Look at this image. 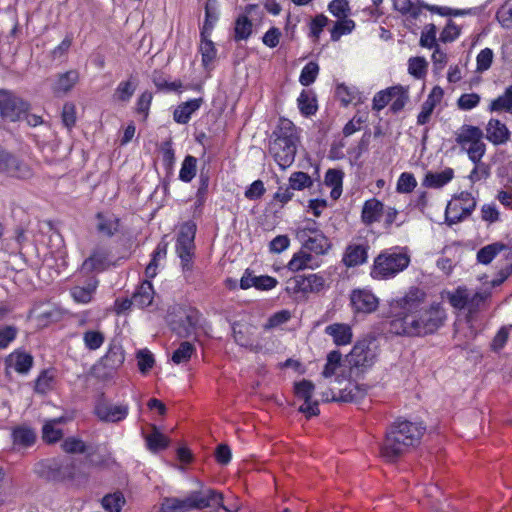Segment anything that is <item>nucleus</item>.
Listing matches in <instances>:
<instances>
[{
    "instance_id": "58",
    "label": "nucleus",
    "mask_w": 512,
    "mask_h": 512,
    "mask_svg": "<svg viewBox=\"0 0 512 512\" xmlns=\"http://www.w3.org/2000/svg\"><path fill=\"white\" fill-rule=\"evenodd\" d=\"M53 469L57 470L62 478L76 480L80 476V473L77 472V463L75 461H70L69 463L59 466L55 464Z\"/></svg>"
},
{
    "instance_id": "47",
    "label": "nucleus",
    "mask_w": 512,
    "mask_h": 512,
    "mask_svg": "<svg viewBox=\"0 0 512 512\" xmlns=\"http://www.w3.org/2000/svg\"><path fill=\"white\" fill-rule=\"evenodd\" d=\"M428 63L423 57H412L408 61V72L417 79H422L427 72Z\"/></svg>"
},
{
    "instance_id": "64",
    "label": "nucleus",
    "mask_w": 512,
    "mask_h": 512,
    "mask_svg": "<svg viewBox=\"0 0 512 512\" xmlns=\"http://www.w3.org/2000/svg\"><path fill=\"white\" fill-rule=\"evenodd\" d=\"M328 9L335 17L344 19L349 11V4L347 0H332Z\"/></svg>"
},
{
    "instance_id": "15",
    "label": "nucleus",
    "mask_w": 512,
    "mask_h": 512,
    "mask_svg": "<svg viewBox=\"0 0 512 512\" xmlns=\"http://www.w3.org/2000/svg\"><path fill=\"white\" fill-rule=\"evenodd\" d=\"M0 172L18 179H28L32 169L23 161L0 148Z\"/></svg>"
},
{
    "instance_id": "37",
    "label": "nucleus",
    "mask_w": 512,
    "mask_h": 512,
    "mask_svg": "<svg viewBox=\"0 0 512 512\" xmlns=\"http://www.w3.org/2000/svg\"><path fill=\"white\" fill-rule=\"evenodd\" d=\"M298 108L305 116L314 115L317 111L316 99L311 91L303 90L298 99Z\"/></svg>"
},
{
    "instance_id": "52",
    "label": "nucleus",
    "mask_w": 512,
    "mask_h": 512,
    "mask_svg": "<svg viewBox=\"0 0 512 512\" xmlns=\"http://www.w3.org/2000/svg\"><path fill=\"white\" fill-rule=\"evenodd\" d=\"M235 39L246 40L252 32V23L246 16H240L235 24Z\"/></svg>"
},
{
    "instance_id": "31",
    "label": "nucleus",
    "mask_w": 512,
    "mask_h": 512,
    "mask_svg": "<svg viewBox=\"0 0 512 512\" xmlns=\"http://www.w3.org/2000/svg\"><path fill=\"white\" fill-rule=\"evenodd\" d=\"M488 110L490 112L512 114V85L506 87L503 94L491 101Z\"/></svg>"
},
{
    "instance_id": "51",
    "label": "nucleus",
    "mask_w": 512,
    "mask_h": 512,
    "mask_svg": "<svg viewBox=\"0 0 512 512\" xmlns=\"http://www.w3.org/2000/svg\"><path fill=\"white\" fill-rule=\"evenodd\" d=\"M125 503V499L121 493H114L106 495L102 499V506L109 512H120L122 505Z\"/></svg>"
},
{
    "instance_id": "27",
    "label": "nucleus",
    "mask_w": 512,
    "mask_h": 512,
    "mask_svg": "<svg viewBox=\"0 0 512 512\" xmlns=\"http://www.w3.org/2000/svg\"><path fill=\"white\" fill-rule=\"evenodd\" d=\"M383 207V204L375 198L367 200L363 205L361 213L363 223L370 225L379 221L383 212Z\"/></svg>"
},
{
    "instance_id": "20",
    "label": "nucleus",
    "mask_w": 512,
    "mask_h": 512,
    "mask_svg": "<svg viewBox=\"0 0 512 512\" xmlns=\"http://www.w3.org/2000/svg\"><path fill=\"white\" fill-rule=\"evenodd\" d=\"M125 361V353L122 345L115 339H113L108 347V351L102 357L101 362L104 367L110 370L119 369Z\"/></svg>"
},
{
    "instance_id": "29",
    "label": "nucleus",
    "mask_w": 512,
    "mask_h": 512,
    "mask_svg": "<svg viewBox=\"0 0 512 512\" xmlns=\"http://www.w3.org/2000/svg\"><path fill=\"white\" fill-rule=\"evenodd\" d=\"M303 246L315 254H324L329 248V240L322 231H315L314 235H309L302 239Z\"/></svg>"
},
{
    "instance_id": "42",
    "label": "nucleus",
    "mask_w": 512,
    "mask_h": 512,
    "mask_svg": "<svg viewBox=\"0 0 512 512\" xmlns=\"http://www.w3.org/2000/svg\"><path fill=\"white\" fill-rule=\"evenodd\" d=\"M105 341V335L98 330H87L83 333V342L88 350L99 349Z\"/></svg>"
},
{
    "instance_id": "48",
    "label": "nucleus",
    "mask_w": 512,
    "mask_h": 512,
    "mask_svg": "<svg viewBox=\"0 0 512 512\" xmlns=\"http://www.w3.org/2000/svg\"><path fill=\"white\" fill-rule=\"evenodd\" d=\"M137 365L139 371L142 374H146L150 369L153 368L155 364V359L153 354L146 348L140 349L136 353Z\"/></svg>"
},
{
    "instance_id": "9",
    "label": "nucleus",
    "mask_w": 512,
    "mask_h": 512,
    "mask_svg": "<svg viewBox=\"0 0 512 512\" xmlns=\"http://www.w3.org/2000/svg\"><path fill=\"white\" fill-rule=\"evenodd\" d=\"M476 207V200L469 192H461L446 207L445 219L449 225L461 222L471 215Z\"/></svg>"
},
{
    "instance_id": "18",
    "label": "nucleus",
    "mask_w": 512,
    "mask_h": 512,
    "mask_svg": "<svg viewBox=\"0 0 512 512\" xmlns=\"http://www.w3.org/2000/svg\"><path fill=\"white\" fill-rule=\"evenodd\" d=\"M485 138L495 146L506 144L510 139L507 126L498 119L491 118L485 127Z\"/></svg>"
},
{
    "instance_id": "25",
    "label": "nucleus",
    "mask_w": 512,
    "mask_h": 512,
    "mask_svg": "<svg viewBox=\"0 0 512 512\" xmlns=\"http://www.w3.org/2000/svg\"><path fill=\"white\" fill-rule=\"evenodd\" d=\"M98 280L91 278L85 286H75L70 290V294L74 301L81 304L89 303L97 289Z\"/></svg>"
},
{
    "instance_id": "57",
    "label": "nucleus",
    "mask_w": 512,
    "mask_h": 512,
    "mask_svg": "<svg viewBox=\"0 0 512 512\" xmlns=\"http://www.w3.org/2000/svg\"><path fill=\"white\" fill-rule=\"evenodd\" d=\"M61 447L66 453H71V454L84 453L86 451L85 443L81 439L76 438V437L66 438L62 442Z\"/></svg>"
},
{
    "instance_id": "50",
    "label": "nucleus",
    "mask_w": 512,
    "mask_h": 512,
    "mask_svg": "<svg viewBox=\"0 0 512 512\" xmlns=\"http://www.w3.org/2000/svg\"><path fill=\"white\" fill-rule=\"evenodd\" d=\"M312 256L305 252L295 253L292 259L288 262L287 268L292 272H297L306 269L311 261Z\"/></svg>"
},
{
    "instance_id": "17",
    "label": "nucleus",
    "mask_w": 512,
    "mask_h": 512,
    "mask_svg": "<svg viewBox=\"0 0 512 512\" xmlns=\"http://www.w3.org/2000/svg\"><path fill=\"white\" fill-rule=\"evenodd\" d=\"M294 293H319L326 285V280L321 274L298 275L290 280Z\"/></svg>"
},
{
    "instance_id": "23",
    "label": "nucleus",
    "mask_w": 512,
    "mask_h": 512,
    "mask_svg": "<svg viewBox=\"0 0 512 512\" xmlns=\"http://www.w3.org/2000/svg\"><path fill=\"white\" fill-rule=\"evenodd\" d=\"M325 333L332 337L337 346L348 345L352 341L353 333L350 325L334 323L325 328Z\"/></svg>"
},
{
    "instance_id": "8",
    "label": "nucleus",
    "mask_w": 512,
    "mask_h": 512,
    "mask_svg": "<svg viewBox=\"0 0 512 512\" xmlns=\"http://www.w3.org/2000/svg\"><path fill=\"white\" fill-rule=\"evenodd\" d=\"M195 233V225L193 223H185L181 227L176 241V253L181 260L182 271L187 281H189L192 275Z\"/></svg>"
},
{
    "instance_id": "43",
    "label": "nucleus",
    "mask_w": 512,
    "mask_h": 512,
    "mask_svg": "<svg viewBox=\"0 0 512 512\" xmlns=\"http://www.w3.org/2000/svg\"><path fill=\"white\" fill-rule=\"evenodd\" d=\"M166 256V245L158 244L156 249L152 253V259L145 269V274L149 278H153L157 274L158 261L165 258Z\"/></svg>"
},
{
    "instance_id": "32",
    "label": "nucleus",
    "mask_w": 512,
    "mask_h": 512,
    "mask_svg": "<svg viewBox=\"0 0 512 512\" xmlns=\"http://www.w3.org/2000/svg\"><path fill=\"white\" fill-rule=\"evenodd\" d=\"M137 85V79L131 75L127 80L121 81L118 84L114 92V98L120 102H129L137 88Z\"/></svg>"
},
{
    "instance_id": "7",
    "label": "nucleus",
    "mask_w": 512,
    "mask_h": 512,
    "mask_svg": "<svg viewBox=\"0 0 512 512\" xmlns=\"http://www.w3.org/2000/svg\"><path fill=\"white\" fill-rule=\"evenodd\" d=\"M205 20L201 28V44L199 51L202 56V63L206 67L216 57L214 43L209 39L218 19L219 9L217 0H206L204 3Z\"/></svg>"
},
{
    "instance_id": "16",
    "label": "nucleus",
    "mask_w": 512,
    "mask_h": 512,
    "mask_svg": "<svg viewBox=\"0 0 512 512\" xmlns=\"http://www.w3.org/2000/svg\"><path fill=\"white\" fill-rule=\"evenodd\" d=\"M27 110V104L8 90H0V114L11 121L19 119Z\"/></svg>"
},
{
    "instance_id": "39",
    "label": "nucleus",
    "mask_w": 512,
    "mask_h": 512,
    "mask_svg": "<svg viewBox=\"0 0 512 512\" xmlns=\"http://www.w3.org/2000/svg\"><path fill=\"white\" fill-rule=\"evenodd\" d=\"M197 159L194 156L187 155L181 165L179 172V179L183 182L189 183L196 175Z\"/></svg>"
},
{
    "instance_id": "49",
    "label": "nucleus",
    "mask_w": 512,
    "mask_h": 512,
    "mask_svg": "<svg viewBox=\"0 0 512 512\" xmlns=\"http://www.w3.org/2000/svg\"><path fill=\"white\" fill-rule=\"evenodd\" d=\"M469 299V290L465 287H458L453 293L449 294L450 304L457 309L467 308Z\"/></svg>"
},
{
    "instance_id": "55",
    "label": "nucleus",
    "mask_w": 512,
    "mask_h": 512,
    "mask_svg": "<svg viewBox=\"0 0 512 512\" xmlns=\"http://www.w3.org/2000/svg\"><path fill=\"white\" fill-rule=\"evenodd\" d=\"M295 394L298 398L308 401L312 399V395L315 390L314 384L309 380H302L295 383L294 386Z\"/></svg>"
},
{
    "instance_id": "22",
    "label": "nucleus",
    "mask_w": 512,
    "mask_h": 512,
    "mask_svg": "<svg viewBox=\"0 0 512 512\" xmlns=\"http://www.w3.org/2000/svg\"><path fill=\"white\" fill-rule=\"evenodd\" d=\"M79 81V72L75 69L57 75L52 90L54 94L61 95L68 93Z\"/></svg>"
},
{
    "instance_id": "19",
    "label": "nucleus",
    "mask_w": 512,
    "mask_h": 512,
    "mask_svg": "<svg viewBox=\"0 0 512 512\" xmlns=\"http://www.w3.org/2000/svg\"><path fill=\"white\" fill-rule=\"evenodd\" d=\"M444 95V91L440 86H435L426 100L421 106V111L417 116V124L425 125L430 121L431 115L435 107L441 102Z\"/></svg>"
},
{
    "instance_id": "12",
    "label": "nucleus",
    "mask_w": 512,
    "mask_h": 512,
    "mask_svg": "<svg viewBox=\"0 0 512 512\" xmlns=\"http://www.w3.org/2000/svg\"><path fill=\"white\" fill-rule=\"evenodd\" d=\"M370 245L364 238L353 239L346 247L342 262L348 267H357L367 263Z\"/></svg>"
},
{
    "instance_id": "45",
    "label": "nucleus",
    "mask_w": 512,
    "mask_h": 512,
    "mask_svg": "<svg viewBox=\"0 0 512 512\" xmlns=\"http://www.w3.org/2000/svg\"><path fill=\"white\" fill-rule=\"evenodd\" d=\"M355 28V22L351 19H341L335 23L331 30V40L338 41L342 35L349 34Z\"/></svg>"
},
{
    "instance_id": "62",
    "label": "nucleus",
    "mask_w": 512,
    "mask_h": 512,
    "mask_svg": "<svg viewBox=\"0 0 512 512\" xmlns=\"http://www.w3.org/2000/svg\"><path fill=\"white\" fill-rule=\"evenodd\" d=\"M420 45L427 48H433L438 45L436 43V26L434 24L427 25L422 31Z\"/></svg>"
},
{
    "instance_id": "60",
    "label": "nucleus",
    "mask_w": 512,
    "mask_h": 512,
    "mask_svg": "<svg viewBox=\"0 0 512 512\" xmlns=\"http://www.w3.org/2000/svg\"><path fill=\"white\" fill-rule=\"evenodd\" d=\"M497 19L502 27L512 28V1L506 2L497 12Z\"/></svg>"
},
{
    "instance_id": "35",
    "label": "nucleus",
    "mask_w": 512,
    "mask_h": 512,
    "mask_svg": "<svg viewBox=\"0 0 512 512\" xmlns=\"http://www.w3.org/2000/svg\"><path fill=\"white\" fill-rule=\"evenodd\" d=\"M7 363L10 367H13L19 373H26L32 367L33 358L31 355L26 353H12Z\"/></svg>"
},
{
    "instance_id": "2",
    "label": "nucleus",
    "mask_w": 512,
    "mask_h": 512,
    "mask_svg": "<svg viewBox=\"0 0 512 512\" xmlns=\"http://www.w3.org/2000/svg\"><path fill=\"white\" fill-rule=\"evenodd\" d=\"M424 432L425 427L420 422L395 421L386 432L380 449L381 456L388 462L396 461L420 443Z\"/></svg>"
},
{
    "instance_id": "53",
    "label": "nucleus",
    "mask_w": 512,
    "mask_h": 512,
    "mask_svg": "<svg viewBox=\"0 0 512 512\" xmlns=\"http://www.w3.org/2000/svg\"><path fill=\"white\" fill-rule=\"evenodd\" d=\"M481 97L477 93H464L457 100V107L462 111H470L477 107Z\"/></svg>"
},
{
    "instance_id": "28",
    "label": "nucleus",
    "mask_w": 512,
    "mask_h": 512,
    "mask_svg": "<svg viewBox=\"0 0 512 512\" xmlns=\"http://www.w3.org/2000/svg\"><path fill=\"white\" fill-rule=\"evenodd\" d=\"M154 289L150 281H143L132 295L134 306L145 308L152 304L154 299Z\"/></svg>"
},
{
    "instance_id": "46",
    "label": "nucleus",
    "mask_w": 512,
    "mask_h": 512,
    "mask_svg": "<svg viewBox=\"0 0 512 512\" xmlns=\"http://www.w3.org/2000/svg\"><path fill=\"white\" fill-rule=\"evenodd\" d=\"M319 73V65L316 62H308L303 68L299 76V82L303 86L311 85L317 78Z\"/></svg>"
},
{
    "instance_id": "41",
    "label": "nucleus",
    "mask_w": 512,
    "mask_h": 512,
    "mask_svg": "<svg viewBox=\"0 0 512 512\" xmlns=\"http://www.w3.org/2000/svg\"><path fill=\"white\" fill-rule=\"evenodd\" d=\"M146 443L150 451L157 452L168 446V439L154 426L153 431L146 436Z\"/></svg>"
},
{
    "instance_id": "10",
    "label": "nucleus",
    "mask_w": 512,
    "mask_h": 512,
    "mask_svg": "<svg viewBox=\"0 0 512 512\" xmlns=\"http://www.w3.org/2000/svg\"><path fill=\"white\" fill-rule=\"evenodd\" d=\"M112 263L111 249L107 245L98 244L82 263L81 272L84 274L99 273L109 268Z\"/></svg>"
},
{
    "instance_id": "44",
    "label": "nucleus",
    "mask_w": 512,
    "mask_h": 512,
    "mask_svg": "<svg viewBox=\"0 0 512 512\" xmlns=\"http://www.w3.org/2000/svg\"><path fill=\"white\" fill-rule=\"evenodd\" d=\"M312 184L311 177L302 171L293 172L289 177V186L292 190H303L311 187Z\"/></svg>"
},
{
    "instance_id": "56",
    "label": "nucleus",
    "mask_w": 512,
    "mask_h": 512,
    "mask_svg": "<svg viewBox=\"0 0 512 512\" xmlns=\"http://www.w3.org/2000/svg\"><path fill=\"white\" fill-rule=\"evenodd\" d=\"M417 185V181L413 174L404 172L399 176L397 181V191L401 193H410Z\"/></svg>"
},
{
    "instance_id": "54",
    "label": "nucleus",
    "mask_w": 512,
    "mask_h": 512,
    "mask_svg": "<svg viewBox=\"0 0 512 512\" xmlns=\"http://www.w3.org/2000/svg\"><path fill=\"white\" fill-rule=\"evenodd\" d=\"M63 436L62 430L57 429L50 421H46L42 428V438L47 443H55Z\"/></svg>"
},
{
    "instance_id": "24",
    "label": "nucleus",
    "mask_w": 512,
    "mask_h": 512,
    "mask_svg": "<svg viewBox=\"0 0 512 512\" xmlns=\"http://www.w3.org/2000/svg\"><path fill=\"white\" fill-rule=\"evenodd\" d=\"M454 178V170L450 167L441 172H427L423 179V186L438 189L448 184Z\"/></svg>"
},
{
    "instance_id": "5",
    "label": "nucleus",
    "mask_w": 512,
    "mask_h": 512,
    "mask_svg": "<svg viewBox=\"0 0 512 512\" xmlns=\"http://www.w3.org/2000/svg\"><path fill=\"white\" fill-rule=\"evenodd\" d=\"M221 501V493L213 489H205L191 492L183 498H166L162 504V509L164 512H189L191 510H202L209 506L220 505Z\"/></svg>"
},
{
    "instance_id": "21",
    "label": "nucleus",
    "mask_w": 512,
    "mask_h": 512,
    "mask_svg": "<svg viewBox=\"0 0 512 512\" xmlns=\"http://www.w3.org/2000/svg\"><path fill=\"white\" fill-rule=\"evenodd\" d=\"M203 103L202 98L190 99L177 106L173 113V119L178 124H187L191 116L199 110Z\"/></svg>"
},
{
    "instance_id": "14",
    "label": "nucleus",
    "mask_w": 512,
    "mask_h": 512,
    "mask_svg": "<svg viewBox=\"0 0 512 512\" xmlns=\"http://www.w3.org/2000/svg\"><path fill=\"white\" fill-rule=\"evenodd\" d=\"M350 304L355 313L370 314L377 310L379 298L369 289L357 288L350 293Z\"/></svg>"
},
{
    "instance_id": "30",
    "label": "nucleus",
    "mask_w": 512,
    "mask_h": 512,
    "mask_svg": "<svg viewBox=\"0 0 512 512\" xmlns=\"http://www.w3.org/2000/svg\"><path fill=\"white\" fill-rule=\"evenodd\" d=\"M365 390L357 384L349 383L344 389L340 390L337 395H333L332 400L336 402H359L365 397Z\"/></svg>"
},
{
    "instance_id": "33",
    "label": "nucleus",
    "mask_w": 512,
    "mask_h": 512,
    "mask_svg": "<svg viewBox=\"0 0 512 512\" xmlns=\"http://www.w3.org/2000/svg\"><path fill=\"white\" fill-rule=\"evenodd\" d=\"M13 444L19 447H29L36 440L35 432L27 426H19L12 431Z\"/></svg>"
},
{
    "instance_id": "59",
    "label": "nucleus",
    "mask_w": 512,
    "mask_h": 512,
    "mask_svg": "<svg viewBox=\"0 0 512 512\" xmlns=\"http://www.w3.org/2000/svg\"><path fill=\"white\" fill-rule=\"evenodd\" d=\"M53 375L48 371H43L35 382V391L40 394H46L52 389Z\"/></svg>"
},
{
    "instance_id": "6",
    "label": "nucleus",
    "mask_w": 512,
    "mask_h": 512,
    "mask_svg": "<svg viewBox=\"0 0 512 512\" xmlns=\"http://www.w3.org/2000/svg\"><path fill=\"white\" fill-rule=\"evenodd\" d=\"M454 136L461 152L466 153L471 162H480L486 152L483 130L478 126L463 124Z\"/></svg>"
},
{
    "instance_id": "63",
    "label": "nucleus",
    "mask_w": 512,
    "mask_h": 512,
    "mask_svg": "<svg viewBox=\"0 0 512 512\" xmlns=\"http://www.w3.org/2000/svg\"><path fill=\"white\" fill-rule=\"evenodd\" d=\"M392 100V91L391 87L379 91L373 97V110L380 111L382 110L390 101Z\"/></svg>"
},
{
    "instance_id": "34",
    "label": "nucleus",
    "mask_w": 512,
    "mask_h": 512,
    "mask_svg": "<svg viewBox=\"0 0 512 512\" xmlns=\"http://www.w3.org/2000/svg\"><path fill=\"white\" fill-rule=\"evenodd\" d=\"M344 173L341 170L329 169L325 174V184L332 188L331 197L337 199L342 192Z\"/></svg>"
},
{
    "instance_id": "11",
    "label": "nucleus",
    "mask_w": 512,
    "mask_h": 512,
    "mask_svg": "<svg viewBox=\"0 0 512 512\" xmlns=\"http://www.w3.org/2000/svg\"><path fill=\"white\" fill-rule=\"evenodd\" d=\"M376 346L372 341H358L348 355V362L357 368L370 367L376 358Z\"/></svg>"
},
{
    "instance_id": "26",
    "label": "nucleus",
    "mask_w": 512,
    "mask_h": 512,
    "mask_svg": "<svg viewBox=\"0 0 512 512\" xmlns=\"http://www.w3.org/2000/svg\"><path fill=\"white\" fill-rule=\"evenodd\" d=\"M97 218V231L105 236L112 237L119 230V219L112 214L98 213Z\"/></svg>"
},
{
    "instance_id": "1",
    "label": "nucleus",
    "mask_w": 512,
    "mask_h": 512,
    "mask_svg": "<svg viewBox=\"0 0 512 512\" xmlns=\"http://www.w3.org/2000/svg\"><path fill=\"white\" fill-rule=\"evenodd\" d=\"M392 320L390 330L397 335L422 337L435 333L447 318L439 302L427 304L426 293L410 287L403 296L389 302Z\"/></svg>"
},
{
    "instance_id": "13",
    "label": "nucleus",
    "mask_w": 512,
    "mask_h": 512,
    "mask_svg": "<svg viewBox=\"0 0 512 512\" xmlns=\"http://www.w3.org/2000/svg\"><path fill=\"white\" fill-rule=\"evenodd\" d=\"M94 414L102 422L118 423L128 416L129 406L124 403L113 404L101 399L95 404Z\"/></svg>"
},
{
    "instance_id": "36",
    "label": "nucleus",
    "mask_w": 512,
    "mask_h": 512,
    "mask_svg": "<svg viewBox=\"0 0 512 512\" xmlns=\"http://www.w3.org/2000/svg\"><path fill=\"white\" fill-rule=\"evenodd\" d=\"M505 245L499 242H495L482 247L477 252V261L481 264L487 265L493 261V259L505 249Z\"/></svg>"
},
{
    "instance_id": "61",
    "label": "nucleus",
    "mask_w": 512,
    "mask_h": 512,
    "mask_svg": "<svg viewBox=\"0 0 512 512\" xmlns=\"http://www.w3.org/2000/svg\"><path fill=\"white\" fill-rule=\"evenodd\" d=\"M493 51L490 48L482 49L477 55V71L484 72L491 67L493 61Z\"/></svg>"
},
{
    "instance_id": "3",
    "label": "nucleus",
    "mask_w": 512,
    "mask_h": 512,
    "mask_svg": "<svg viewBox=\"0 0 512 512\" xmlns=\"http://www.w3.org/2000/svg\"><path fill=\"white\" fill-rule=\"evenodd\" d=\"M298 143L299 135L295 125L288 119H280L271 135L268 151L282 170L293 164Z\"/></svg>"
},
{
    "instance_id": "40",
    "label": "nucleus",
    "mask_w": 512,
    "mask_h": 512,
    "mask_svg": "<svg viewBox=\"0 0 512 512\" xmlns=\"http://www.w3.org/2000/svg\"><path fill=\"white\" fill-rule=\"evenodd\" d=\"M391 91H392V100H391L392 103H391L390 109L394 113H398L405 107V105L409 99L408 91H407V89L403 88L402 86H393V87H391Z\"/></svg>"
},
{
    "instance_id": "38",
    "label": "nucleus",
    "mask_w": 512,
    "mask_h": 512,
    "mask_svg": "<svg viewBox=\"0 0 512 512\" xmlns=\"http://www.w3.org/2000/svg\"><path fill=\"white\" fill-rule=\"evenodd\" d=\"M194 353L195 346L188 341H183L180 343L178 348L173 352L171 360L173 361V363L177 365L184 364L190 360L191 356Z\"/></svg>"
},
{
    "instance_id": "4",
    "label": "nucleus",
    "mask_w": 512,
    "mask_h": 512,
    "mask_svg": "<svg viewBox=\"0 0 512 512\" xmlns=\"http://www.w3.org/2000/svg\"><path fill=\"white\" fill-rule=\"evenodd\" d=\"M406 248L393 247L381 251L374 259L370 276L374 280H388L396 277L410 264Z\"/></svg>"
}]
</instances>
